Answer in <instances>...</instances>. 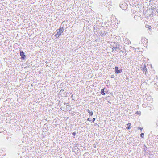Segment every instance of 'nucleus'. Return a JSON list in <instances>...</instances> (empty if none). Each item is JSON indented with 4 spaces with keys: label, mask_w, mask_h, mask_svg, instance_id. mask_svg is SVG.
Listing matches in <instances>:
<instances>
[{
    "label": "nucleus",
    "mask_w": 158,
    "mask_h": 158,
    "mask_svg": "<svg viewBox=\"0 0 158 158\" xmlns=\"http://www.w3.org/2000/svg\"><path fill=\"white\" fill-rule=\"evenodd\" d=\"M64 30V29L63 27H60L56 30V32L59 36H60Z\"/></svg>",
    "instance_id": "obj_1"
},
{
    "label": "nucleus",
    "mask_w": 158,
    "mask_h": 158,
    "mask_svg": "<svg viewBox=\"0 0 158 158\" xmlns=\"http://www.w3.org/2000/svg\"><path fill=\"white\" fill-rule=\"evenodd\" d=\"M20 55L21 56L20 59L22 60H24L26 59V56L25 55L24 52L22 50H20Z\"/></svg>",
    "instance_id": "obj_2"
},
{
    "label": "nucleus",
    "mask_w": 158,
    "mask_h": 158,
    "mask_svg": "<svg viewBox=\"0 0 158 158\" xmlns=\"http://www.w3.org/2000/svg\"><path fill=\"white\" fill-rule=\"evenodd\" d=\"M115 72L116 74H119L121 73L122 72V69H119V68L117 66H115L114 68Z\"/></svg>",
    "instance_id": "obj_3"
},
{
    "label": "nucleus",
    "mask_w": 158,
    "mask_h": 158,
    "mask_svg": "<svg viewBox=\"0 0 158 158\" xmlns=\"http://www.w3.org/2000/svg\"><path fill=\"white\" fill-rule=\"evenodd\" d=\"M127 6V4L126 3L124 2V3L120 4V7L122 8L123 10L125 9V8H126Z\"/></svg>",
    "instance_id": "obj_4"
},
{
    "label": "nucleus",
    "mask_w": 158,
    "mask_h": 158,
    "mask_svg": "<svg viewBox=\"0 0 158 158\" xmlns=\"http://www.w3.org/2000/svg\"><path fill=\"white\" fill-rule=\"evenodd\" d=\"M106 34H107V33H106V32L104 31H101L100 32V34L102 36H104L106 35Z\"/></svg>",
    "instance_id": "obj_5"
},
{
    "label": "nucleus",
    "mask_w": 158,
    "mask_h": 158,
    "mask_svg": "<svg viewBox=\"0 0 158 158\" xmlns=\"http://www.w3.org/2000/svg\"><path fill=\"white\" fill-rule=\"evenodd\" d=\"M147 39L145 38H142L141 40V42L142 43L144 42V43H146L147 42Z\"/></svg>",
    "instance_id": "obj_6"
},
{
    "label": "nucleus",
    "mask_w": 158,
    "mask_h": 158,
    "mask_svg": "<svg viewBox=\"0 0 158 158\" xmlns=\"http://www.w3.org/2000/svg\"><path fill=\"white\" fill-rule=\"evenodd\" d=\"M87 112L89 114L90 116H92L93 115L92 111L89 110V109L87 110Z\"/></svg>",
    "instance_id": "obj_7"
},
{
    "label": "nucleus",
    "mask_w": 158,
    "mask_h": 158,
    "mask_svg": "<svg viewBox=\"0 0 158 158\" xmlns=\"http://www.w3.org/2000/svg\"><path fill=\"white\" fill-rule=\"evenodd\" d=\"M105 88L102 89L101 91V94L103 95H105V93L104 91Z\"/></svg>",
    "instance_id": "obj_8"
},
{
    "label": "nucleus",
    "mask_w": 158,
    "mask_h": 158,
    "mask_svg": "<svg viewBox=\"0 0 158 158\" xmlns=\"http://www.w3.org/2000/svg\"><path fill=\"white\" fill-rule=\"evenodd\" d=\"M142 69V70L143 71V72H146L147 71V69L146 68V66L145 65H144V66L143 67V68Z\"/></svg>",
    "instance_id": "obj_9"
},
{
    "label": "nucleus",
    "mask_w": 158,
    "mask_h": 158,
    "mask_svg": "<svg viewBox=\"0 0 158 158\" xmlns=\"http://www.w3.org/2000/svg\"><path fill=\"white\" fill-rule=\"evenodd\" d=\"M148 148L147 147L143 148V151L145 152L146 153L149 154L150 153H149L148 150Z\"/></svg>",
    "instance_id": "obj_10"
},
{
    "label": "nucleus",
    "mask_w": 158,
    "mask_h": 158,
    "mask_svg": "<svg viewBox=\"0 0 158 158\" xmlns=\"http://www.w3.org/2000/svg\"><path fill=\"white\" fill-rule=\"evenodd\" d=\"M127 127L126 128L127 129H131V123H128L127 124Z\"/></svg>",
    "instance_id": "obj_11"
},
{
    "label": "nucleus",
    "mask_w": 158,
    "mask_h": 158,
    "mask_svg": "<svg viewBox=\"0 0 158 158\" xmlns=\"http://www.w3.org/2000/svg\"><path fill=\"white\" fill-rule=\"evenodd\" d=\"M135 114L137 115H140L141 114V112L140 111H137L136 113Z\"/></svg>",
    "instance_id": "obj_12"
},
{
    "label": "nucleus",
    "mask_w": 158,
    "mask_h": 158,
    "mask_svg": "<svg viewBox=\"0 0 158 158\" xmlns=\"http://www.w3.org/2000/svg\"><path fill=\"white\" fill-rule=\"evenodd\" d=\"M30 64V62H29V61H27L26 63V64L27 65V67H30V66L29 65V64Z\"/></svg>",
    "instance_id": "obj_13"
},
{
    "label": "nucleus",
    "mask_w": 158,
    "mask_h": 158,
    "mask_svg": "<svg viewBox=\"0 0 158 158\" xmlns=\"http://www.w3.org/2000/svg\"><path fill=\"white\" fill-rule=\"evenodd\" d=\"M140 136L142 138H144V134L143 133H141L140 135Z\"/></svg>",
    "instance_id": "obj_14"
},
{
    "label": "nucleus",
    "mask_w": 158,
    "mask_h": 158,
    "mask_svg": "<svg viewBox=\"0 0 158 158\" xmlns=\"http://www.w3.org/2000/svg\"><path fill=\"white\" fill-rule=\"evenodd\" d=\"M54 36L55 37H56L57 38H58L60 36L58 35L57 34V33L55 34Z\"/></svg>",
    "instance_id": "obj_15"
},
{
    "label": "nucleus",
    "mask_w": 158,
    "mask_h": 158,
    "mask_svg": "<svg viewBox=\"0 0 158 158\" xmlns=\"http://www.w3.org/2000/svg\"><path fill=\"white\" fill-rule=\"evenodd\" d=\"M114 48L115 49H117L118 48H119L117 46V45L115 46V47H114Z\"/></svg>",
    "instance_id": "obj_16"
},
{
    "label": "nucleus",
    "mask_w": 158,
    "mask_h": 158,
    "mask_svg": "<svg viewBox=\"0 0 158 158\" xmlns=\"http://www.w3.org/2000/svg\"><path fill=\"white\" fill-rule=\"evenodd\" d=\"M76 134V132H73V133H72V135H73V136H75V135Z\"/></svg>",
    "instance_id": "obj_17"
},
{
    "label": "nucleus",
    "mask_w": 158,
    "mask_h": 158,
    "mask_svg": "<svg viewBox=\"0 0 158 158\" xmlns=\"http://www.w3.org/2000/svg\"><path fill=\"white\" fill-rule=\"evenodd\" d=\"M143 128H141V127H139L138 128V129H140L141 130V131H142V130L143 129Z\"/></svg>",
    "instance_id": "obj_18"
},
{
    "label": "nucleus",
    "mask_w": 158,
    "mask_h": 158,
    "mask_svg": "<svg viewBox=\"0 0 158 158\" xmlns=\"http://www.w3.org/2000/svg\"><path fill=\"white\" fill-rule=\"evenodd\" d=\"M96 119L95 118H93L92 120L93 122H94V121Z\"/></svg>",
    "instance_id": "obj_19"
},
{
    "label": "nucleus",
    "mask_w": 158,
    "mask_h": 158,
    "mask_svg": "<svg viewBox=\"0 0 158 158\" xmlns=\"http://www.w3.org/2000/svg\"><path fill=\"white\" fill-rule=\"evenodd\" d=\"M114 75H111L110 77L111 78H114Z\"/></svg>",
    "instance_id": "obj_20"
},
{
    "label": "nucleus",
    "mask_w": 158,
    "mask_h": 158,
    "mask_svg": "<svg viewBox=\"0 0 158 158\" xmlns=\"http://www.w3.org/2000/svg\"><path fill=\"white\" fill-rule=\"evenodd\" d=\"M87 121H91V119L90 118H88L87 119Z\"/></svg>",
    "instance_id": "obj_21"
},
{
    "label": "nucleus",
    "mask_w": 158,
    "mask_h": 158,
    "mask_svg": "<svg viewBox=\"0 0 158 158\" xmlns=\"http://www.w3.org/2000/svg\"><path fill=\"white\" fill-rule=\"evenodd\" d=\"M88 154H89V153L88 152H86L85 153V154H84V155H86V156H88Z\"/></svg>",
    "instance_id": "obj_22"
},
{
    "label": "nucleus",
    "mask_w": 158,
    "mask_h": 158,
    "mask_svg": "<svg viewBox=\"0 0 158 158\" xmlns=\"http://www.w3.org/2000/svg\"><path fill=\"white\" fill-rule=\"evenodd\" d=\"M64 91L63 89H61L59 93L62 92Z\"/></svg>",
    "instance_id": "obj_23"
},
{
    "label": "nucleus",
    "mask_w": 158,
    "mask_h": 158,
    "mask_svg": "<svg viewBox=\"0 0 158 158\" xmlns=\"http://www.w3.org/2000/svg\"><path fill=\"white\" fill-rule=\"evenodd\" d=\"M129 77L127 76V77H126V79L127 80H128L129 79Z\"/></svg>",
    "instance_id": "obj_24"
},
{
    "label": "nucleus",
    "mask_w": 158,
    "mask_h": 158,
    "mask_svg": "<svg viewBox=\"0 0 158 158\" xmlns=\"http://www.w3.org/2000/svg\"><path fill=\"white\" fill-rule=\"evenodd\" d=\"M148 27H150L148 25H147L146 26V27L148 28H149Z\"/></svg>",
    "instance_id": "obj_25"
},
{
    "label": "nucleus",
    "mask_w": 158,
    "mask_h": 158,
    "mask_svg": "<svg viewBox=\"0 0 158 158\" xmlns=\"http://www.w3.org/2000/svg\"><path fill=\"white\" fill-rule=\"evenodd\" d=\"M143 147H144L145 148H146V147H147L146 146L145 144L144 145Z\"/></svg>",
    "instance_id": "obj_26"
},
{
    "label": "nucleus",
    "mask_w": 158,
    "mask_h": 158,
    "mask_svg": "<svg viewBox=\"0 0 158 158\" xmlns=\"http://www.w3.org/2000/svg\"><path fill=\"white\" fill-rule=\"evenodd\" d=\"M120 52H123V51H122V50H121V51H120Z\"/></svg>",
    "instance_id": "obj_27"
},
{
    "label": "nucleus",
    "mask_w": 158,
    "mask_h": 158,
    "mask_svg": "<svg viewBox=\"0 0 158 158\" xmlns=\"http://www.w3.org/2000/svg\"><path fill=\"white\" fill-rule=\"evenodd\" d=\"M94 148H96V146L94 145Z\"/></svg>",
    "instance_id": "obj_28"
},
{
    "label": "nucleus",
    "mask_w": 158,
    "mask_h": 158,
    "mask_svg": "<svg viewBox=\"0 0 158 158\" xmlns=\"http://www.w3.org/2000/svg\"><path fill=\"white\" fill-rule=\"evenodd\" d=\"M97 125V123H95V125Z\"/></svg>",
    "instance_id": "obj_29"
},
{
    "label": "nucleus",
    "mask_w": 158,
    "mask_h": 158,
    "mask_svg": "<svg viewBox=\"0 0 158 158\" xmlns=\"http://www.w3.org/2000/svg\"><path fill=\"white\" fill-rule=\"evenodd\" d=\"M98 125V126L99 127V125Z\"/></svg>",
    "instance_id": "obj_30"
},
{
    "label": "nucleus",
    "mask_w": 158,
    "mask_h": 158,
    "mask_svg": "<svg viewBox=\"0 0 158 158\" xmlns=\"http://www.w3.org/2000/svg\"><path fill=\"white\" fill-rule=\"evenodd\" d=\"M84 1L85 0H83Z\"/></svg>",
    "instance_id": "obj_31"
}]
</instances>
